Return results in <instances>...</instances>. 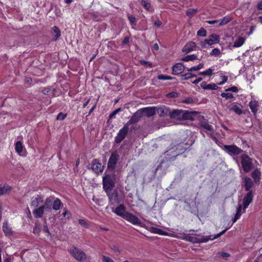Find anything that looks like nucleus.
I'll use <instances>...</instances> for the list:
<instances>
[{"instance_id": "obj_1", "label": "nucleus", "mask_w": 262, "mask_h": 262, "mask_svg": "<svg viewBox=\"0 0 262 262\" xmlns=\"http://www.w3.org/2000/svg\"><path fill=\"white\" fill-rule=\"evenodd\" d=\"M253 200V194L252 191H249L246 194L243 199V206L242 205H239L238 207L236 209V212L234 217L233 219V223L236 222L237 220L239 219L241 215L245 212V209L248 207L249 204L252 202Z\"/></svg>"}, {"instance_id": "obj_2", "label": "nucleus", "mask_w": 262, "mask_h": 262, "mask_svg": "<svg viewBox=\"0 0 262 262\" xmlns=\"http://www.w3.org/2000/svg\"><path fill=\"white\" fill-rule=\"evenodd\" d=\"M226 229L223 230L222 232H220L219 233L216 234L214 236L212 237L211 236L208 237V236H203L201 238H199L195 236H192L190 235H187L183 238V239H185L187 241L190 242L192 243H205L208 242L210 239H214L215 238H218L220 237L221 235H222L223 233H225Z\"/></svg>"}, {"instance_id": "obj_3", "label": "nucleus", "mask_w": 262, "mask_h": 262, "mask_svg": "<svg viewBox=\"0 0 262 262\" xmlns=\"http://www.w3.org/2000/svg\"><path fill=\"white\" fill-rule=\"evenodd\" d=\"M191 115L186 111L182 110H174L170 111L169 117L171 119L177 120H184L190 119Z\"/></svg>"}, {"instance_id": "obj_4", "label": "nucleus", "mask_w": 262, "mask_h": 262, "mask_svg": "<svg viewBox=\"0 0 262 262\" xmlns=\"http://www.w3.org/2000/svg\"><path fill=\"white\" fill-rule=\"evenodd\" d=\"M70 253L79 261H83L86 259V254L82 250L75 247H73L70 249Z\"/></svg>"}, {"instance_id": "obj_5", "label": "nucleus", "mask_w": 262, "mask_h": 262, "mask_svg": "<svg viewBox=\"0 0 262 262\" xmlns=\"http://www.w3.org/2000/svg\"><path fill=\"white\" fill-rule=\"evenodd\" d=\"M114 185V177L110 174H106L103 178V187L104 190L112 189Z\"/></svg>"}, {"instance_id": "obj_6", "label": "nucleus", "mask_w": 262, "mask_h": 262, "mask_svg": "<svg viewBox=\"0 0 262 262\" xmlns=\"http://www.w3.org/2000/svg\"><path fill=\"white\" fill-rule=\"evenodd\" d=\"M242 165L244 170L248 172L252 168V159L247 155H242Z\"/></svg>"}, {"instance_id": "obj_7", "label": "nucleus", "mask_w": 262, "mask_h": 262, "mask_svg": "<svg viewBox=\"0 0 262 262\" xmlns=\"http://www.w3.org/2000/svg\"><path fill=\"white\" fill-rule=\"evenodd\" d=\"M129 126L126 124L119 130L117 136L115 137V142L117 143H120L126 137L128 132Z\"/></svg>"}, {"instance_id": "obj_8", "label": "nucleus", "mask_w": 262, "mask_h": 262, "mask_svg": "<svg viewBox=\"0 0 262 262\" xmlns=\"http://www.w3.org/2000/svg\"><path fill=\"white\" fill-rule=\"evenodd\" d=\"M219 42V36L216 34H212L209 36V38L205 39L203 42H201V46L204 48L207 45L211 46Z\"/></svg>"}, {"instance_id": "obj_9", "label": "nucleus", "mask_w": 262, "mask_h": 262, "mask_svg": "<svg viewBox=\"0 0 262 262\" xmlns=\"http://www.w3.org/2000/svg\"><path fill=\"white\" fill-rule=\"evenodd\" d=\"M124 219L134 225H138L139 226L143 227V225L139 219L130 213H127Z\"/></svg>"}, {"instance_id": "obj_10", "label": "nucleus", "mask_w": 262, "mask_h": 262, "mask_svg": "<svg viewBox=\"0 0 262 262\" xmlns=\"http://www.w3.org/2000/svg\"><path fill=\"white\" fill-rule=\"evenodd\" d=\"M246 38L241 35H235L232 38V48H239L245 42Z\"/></svg>"}, {"instance_id": "obj_11", "label": "nucleus", "mask_w": 262, "mask_h": 262, "mask_svg": "<svg viewBox=\"0 0 262 262\" xmlns=\"http://www.w3.org/2000/svg\"><path fill=\"white\" fill-rule=\"evenodd\" d=\"M143 116L142 113V111L140 110V109L138 110L133 115L131 118L126 123V124L129 126L131 124H135L138 122Z\"/></svg>"}, {"instance_id": "obj_12", "label": "nucleus", "mask_w": 262, "mask_h": 262, "mask_svg": "<svg viewBox=\"0 0 262 262\" xmlns=\"http://www.w3.org/2000/svg\"><path fill=\"white\" fill-rule=\"evenodd\" d=\"M105 192L108 197L109 200L111 203H119L118 196L117 193L115 191H112V189L105 190Z\"/></svg>"}, {"instance_id": "obj_13", "label": "nucleus", "mask_w": 262, "mask_h": 262, "mask_svg": "<svg viewBox=\"0 0 262 262\" xmlns=\"http://www.w3.org/2000/svg\"><path fill=\"white\" fill-rule=\"evenodd\" d=\"M140 110L142 111V113L143 115H145L148 117L153 116L156 114V107H144Z\"/></svg>"}, {"instance_id": "obj_14", "label": "nucleus", "mask_w": 262, "mask_h": 262, "mask_svg": "<svg viewBox=\"0 0 262 262\" xmlns=\"http://www.w3.org/2000/svg\"><path fill=\"white\" fill-rule=\"evenodd\" d=\"M156 112L161 117H165L167 115L169 116V114L170 113L169 108L164 105L160 106L157 108L156 107Z\"/></svg>"}, {"instance_id": "obj_15", "label": "nucleus", "mask_w": 262, "mask_h": 262, "mask_svg": "<svg viewBox=\"0 0 262 262\" xmlns=\"http://www.w3.org/2000/svg\"><path fill=\"white\" fill-rule=\"evenodd\" d=\"M91 169L97 174L101 173L103 171V167L101 165V163L98 162L96 160H93L91 164Z\"/></svg>"}, {"instance_id": "obj_16", "label": "nucleus", "mask_w": 262, "mask_h": 262, "mask_svg": "<svg viewBox=\"0 0 262 262\" xmlns=\"http://www.w3.org/2000/svg\"><path fill=\"white\" fill-rule=\"evenodd\" d=\"M43 198L41 195H36L31 198V206L37 207L38 205L42 203Z\"/></svg>"}, {"instance_id": "obj_17", "label": "nucleus", "mask_w": 262, "mask_h": 262, "mask_svg": "<svg viewBox=\"0 0 262 262\" xmlns=\"http://www.w3.org/2000/svg\"><path fill=\"white\" fill-rule=\"evenodd\" d=\"M114 212L117 215L121 216L122 218H124L126 215L127 212L125 211V207L124 205H119L114 211Z\"/></svg>"}, {"instance_id": "obj_18", "label": "nucleus", "mask_w": 262, "mask_h": 262, "mask_svg": "<svg viewBox=\"0 0 262 262\" xmlns=\"http://www.w3.org/2000/svg\"><path fill=\"white\" fill-rule=\"evenodd\" d=\"M118 159L117 154H113L109 158L107 167L108 168L114 169Z\"/></svg>"}, {"instance_id": "obj_19", "label": "nucleus", "mask_w": 262, "mask_h": 262, "mask_svg": "<svg viewBox=\"0 0 262 262\" xmlns=\"http://www.w3.org/2000/svg\"><path fill=\"white\" fill-rule=\"evenodd\" d=\"M184 70V66L181 63H178L172 67V74L178 75L181 74Z\"/></svg>"}, {"instance_id": "obj_20", "label": "nucleus", "mask_w": 262, "mask_h": 262, "mask_svg": "<svg viewBox=\"0 0 262 262\" xmlns=\"http://www.w3.org/2000/svg\"><path fill=\"white\" fill-rule=\"evenodd\" d=\"M45 210L46 209L45 208V206H40V207L35 208L33 211V214L35 218L41 217L44 213Z\"/></svg>"}, {"instance_id": "obj_21", "label": "nucleus", "mask_w": 262, "mask_h": 262, "mask_svg": "<svg viewBox=\"0 0 262 262\" xmlns=\"http://www.w3.org/2000/svg\"><path fill=\"white\" fill-rule=\"evenodd\" d=\"M196 47V45L194 42H188L183 48L182 51L184 53H188L192 51H193Z\"/></svg>"}, {"instance_id": "obj_22", "label": "nucleus", "mask_w": 262, "mask_h": 262, "mask_svg": "<svg viewBox=\"0 0 262 262\" xmlns=\"http://www.w3.org/2000/svg\"><path fill=\"white\" fill-rule=\"evenodd\" d=\"M54 199L55 197L53 196H51L46 199L45 204L43 206H45V208L46 210L51 209V205L52 204Z\"/></svg>"}, {"instance_id": "obj_23", "label": "nucleus", "mask_w": 262, "mask_h": 262, "mask_svg": "<svg viewBox=\"0 0 262 262\" xmlns=\"http://www.w3.org/2000/svg\"><path fill=\"white\" fill-rule=\"evenodd\" d=\"M201 86L204 90H216L217 89V86L215 84H207L206 82H203Z\"/></svg>"}, {"instance_id": "obj_24", "label": "nucleus", "mask_w": 262, "mask_h": 262, "mask_svg": "<svg viewBox=\"0 0 262 262\" xmlns=\"http://www.w3.org/2000/svg\"><path fill=\"white\" fill-rule=\"evenodd\" d=\"M52 209L57 211L59 210L62 205L60 200L58 198H55L53 200Z\"/></svg>"}, {"instance_id": "obj_25", "label": "nucleus", "mask_w": 262, "mask_h": 262, "mask_svg": "<svg viewBox=\"0 0 262 262\" xmlns=\"http://www.w3.org/2000/svg\"><path fill=\"white\" fill-rule=\"evenodd\" d=\"M249 107L252 112L255 115L257 111L258 102L256 100H252L249 103Z\"/></svg>"}, {"instance_id": "obj_26", "label": "nucleus", "mask_w": 262, "mask_h": 262, "mask_svg": "<svg viewBox=\"0 0 262 262\" xmlns=\"http://www.w3.org/2000/svg\"><path fill=\"white\" fill-rule=\"evenodd\" d=\"M244 184L245 188L247 191L250 190L253 185L252 180L247 177L244 179Z\"/></svg>"}, {"instance_id": "obj_27", "label": "nucleus", "mask_w": 262, "mask_h": 262, "mask_svg": "<svg viewBox=\"0 0 262 262\" xmlns=\"http://www.w3.org/2000/svg\"><path fill=\"white\" fill-rule=\"evenodd\" d=\"M3 230L6 235H9L11 233V229L8 226V222L5 221L3 225Z\"/></svg>"}, {"instance_id": "obj_28", "label": "nucleus", "mask_w": 262, "mask_h": 262, "mask_svg": "<svg viewBox=\"0 0 262 262\" xmlns=\"http://www.w3.org/2000/svg\"><path fill=\"white\" fill-rule=\"evenodd\" d=\"M149 231L155 234H158L159 235H166V232L162 230L161 229L152 227L150 228Z\"/></svg>"}, {"instance_id": "obj_29", "label": "nucleus", "mask_w": 262, "mask_h": 262, "mask_svg": "<svg viewBox=\"0 0 262 262\" xmlns=\"http://www.w3.org/2000/svg\"><path fill=\"white\" fill-rule=\"evenodd\" d=\"M201 132H206V131L211 132V131H213V130L212 126L207 123H202L201 125Z\"/></svg>"}, {"instance_id": "obj_30", "label": "nucleus", "mask_w": 262, "mask_h": 262, "mask_svg": "<svg viewBox=\"0 0 262 262\" xmlns=\"http://www.w3.org/2000/svg\"><path fill=\"white\" fill-rule=\"evenodd\" d=\"M15 149L16 152L18 154H20L23 149V144L21 141H18L15 144Z\"/></svg>"}, {"instance_id": "obj_31", "label": "nucleus", "mask_w": 262, "mask_h": 262, "mask_svg": "<svg viewBox=\"0 0 262 262\" xmlns=\"http://www.w3.org/2000/svg\"><path fill=\"white\" fill-rule=\"evenodd\" d=\"M52 34L55 36V38L54 39V40H56L61 35L60 31L56 26L53 27Z\"/></svg>"}, {"instance_id": "obj_32", "label": "nucleus", "mask_w": 262, "mask_h": 262, "mask_svg": "<svg viewBox=\"0 0 262 262\" xmlns=\"http://www.w3.org/2000/svg\"><path fill=\"white\" fill-rule=\"evenodd\" d=\"M261 175V172L260 171L256 169L255 170H254L252 172V178L254 179V180L255 181H257L259 180V178H260V176Z\"/></svg>"}, {"instance_id": "obj_33", "label": "nucleus", "mask_w": 262, "mask_h": 262, "mask_svg": "<svg viewBox=\"0 0 262 262\" xmlns=\"http://www.w3.org/2000/svg\"><path fill=\"white\" fill-rule=\"evenodd\" d=\"M11 189V187L8 185H4L3 187L0 186V195L6 193Z\"/></svg>"}, {"instance_id": "obj_34", "label": "nucleus", "mask_w": 262, "mask_h": 262, "mask_svg": "<svg viewBox=\"0 0 262 262\" xmlns=\"http://www.w3.org/2000/svg\"><path fill=\"white\" fill-rule=\"evenodd\" d=\"M197 59V56L194 54H191L187 55L185 57L182 58V60L184 61H189L191 60H194Z\"/></svg>"}, {"instance_id": "obj_35", "label": "nucleus", "mask_w": 262, "mask_h": 262, "mask_svg": "<svg viewBox=\"0 0 262 262\" xmlns=\"http://www.w3.org/2000/svg\"><path fill=\"white\" fill-rule=\"evenodd\" d=\"M214 70V69L210 68L204 72H200L199 75L202 76H210L212 74V72Z\"/></svg>"}, {"instance_id": "obj_36", "label": "nucleus", "mask_w": 262, "mask_h": 262, "mask_svg": "<svg viewBox=\"0 0 262 262\" xmlns=\"http://www.w3.org/2000/svg\"><path fill=\"white\" fill-rule=\"evenodd\" d=\"M203 67H204V64L202 63H200L199 65L196 66H194V67H192L190 68H188L187 69V71L188 72H192L193 71H199L200 69H202Z\"/></svg>"}, {"instance_id": "obj_37", "label": "nucleus", "mask_w": 262, "mask_h": 262, "mask_svg": "<svg viewBox=\"0 0 262 262\" xmlns=\"http://www.w3.org/2000/svg\"><path fill=\"white\" fill-rule=\"evenodd\" d=\"M241 152V149L235 145H230V153L238 155Z\"/></svg>"}, {"instance_id": "obj_38", "label": "nucleus", "mask_w": 262, "mask_h": 262, "mask_svg": "<svg viewBox=\"0 0 262 262\" xmlns=\"http://www.w3.org/2000/svg\"><path fill=\"white\" fill-rule=\"evenodd\" d=\"M141 5L146 10H150V4L147 0H142Z\"/></svg>"}, {"instance_id": "obj_39", "label": "nucleus", "mask_w": 262, "mask_h": 262, "mask_svg": "<svg viewBox=\"0 0 262 262\" xmlns=\"http://www.w3.org/2000/svg\"><path fill=\"white\" fill-rule=\"evenodd\" d=\"M231 110L238 115H241L243 113V111L241 108L236 105H233L232 107Z\"/></svg>"}, {"instance_id": "obj_40", "label": "nucleus", "mask_w": 262, "mask_h": 262, "mask_svg": "<svg viewBox=\"0 0 262 262\" xmlns=\"http://www.w3.org/2000/svg\"><path fill=\"white\" fill-rule=\"evenodd\" d=\"M197 11L198 10L196 9H189L186 11V13L188 16L191 17L196 13Z\"/></svg>"}, {"instance_id": "obj_41", "label": "nucleus", "mask_w": 262, "mask_h": 262, "mask_svg": "<svg viewBox=\"0 0 262 262\" xmlns=\"http://www.w3.org/2000/svg\"><path fill=\"white\" fill-rule=\"evenodd\" d=\"M158 79L159 80H172L174 79V78L166 76L162 74L159 75L157 77Z\"/></svg>"}, {"instance_id": "obj_42", "label": "nucleus", "mask_w": 262, "mask_h": 262, "mask_svg": "<svg viewBox=\"0 0 262 262\" xmlns=\"http://www.w3.org/2000/svg\"><path fill=\"white\" fill-rule=\"evenodd\" d=\"M182 79L186 80L192 77H196L195 75H194L191 73H187L185 74H183L181 76Z\"/></svg>"}, {"instance_id": "obj_43", "label": "nucleus", "mask_w": 262, "mask_h": 262, "mask_svg": "<svg viewBox=\"0 0 262 262\" xmlns=\"http://www.w3.org/2000/svg\"><path fill=\"white\" fill-rule=\"evenodd\" d=\"M220 53V50L217 48H215L210 53V55L211 56H219Z\"/></svg>"}, {"instance_id": "obj_44", "label": "nucleus", "mask_w": 262, "mask_h": 262, "mask_svg": "<svg viewBox=\"0 0 262 262\" xmlns=\"http://www.w3.org/2000/svg\"><path fill=\"white\" fill-rule=\"evenodd\" d=\"M197 35L200 36H206V31L204 28H201L197 32Z\"/></svg>"}, {"instance_id": "obj_45", "label": "nucleus", "mask_w": 262, "mask_h": 262, "mask_svg": "<svg viewBox=\"0 0 262 262\" xmlns=\"http://www.w3.org/2000/svg\"><path fill=\"white\" fill-rule=\"evenodd\" d=\"M101 257L103 262H115L113 259L108 256L102 255Z\"/></svg>"}, {"instance_id": "obj_46", "label": "nucleus", "mask_w": 262, "mask_h": 262, "mask_svg": "<svg viewBox=\"0 0 262 262\" xmlns=\"http://www.w3.org/2000/svg\"><path fill=\"white\" fill-rule=\"evenodd\" d=\"M78 223L81 226L85 228H88L89 227V224L84 220L79 219Z\"/></svg>"}, {"instance_id": "obj_47", "label": "nucleus", "mask_w": 262, "mask_h": 262, "mask_svg": "<svg viewBox=\"0 0 262 262\" xmlns=\"http://www.w3.org/2000/svg\"><path fill=\"white\" fill-rule=\"evenodd\" d=\"M242 91V90L237 86H233L230 87V92L234 93H238L239 92Z\"/></svg>"}, {"instance_id": "obj_48", "label": "nucleus", "mask_w": 262, "mask_h": 262, "mask_svg": "<svg viewBox=\"0 0 262 262\" xmlns=\"http://www.w3.org/2000/svg\"><path fill=\"white\" fill-rule=\"evenodd\" d=\"M229 21V18L228 17H224L219 24V26H223L227 24Z\"/></svg>"}, {"instance_id": "obj_49", "label": "nucleus", "mask_w": 262, "mask_h": 262, "mask_svg": "<svg viewBox=\"0 0 262 262\" xmlns=\"http://www.w3.org/2000/svg\"><path fill=\"white\" fill-rule=\"evenodd\" d=\"M194 102L193 99L191 97L187 98L182 100V102L186 104H192Z\"/></svg>"}, {"instance_id": "obj_50", "label": "nucleus", "mask_w": 262, "mask_h": 262, "mask_svg": "<svg viewBox=\"0 0 262 262\" xmlns=\"http://www.w3.org/2000/svg\"><path fill=\"white\" fill-rule=\"evenodd\" d=\"M66 117H67L66 114H64L62 113H60L59 114H58V115L56 117V119H57V120H63L66 118Z\"/></svg>"}, {"instance_id": "obj_51", "label": "nucleus", "mask_w": 262, "mask_h": 262, "mask_svg": "<svg viewBox=\"0 0 262 262\" xmlns=\"http://www.w3.org/2000/svg\"><path fill=\"white\" fill-rule=\"evenodd\" d=\"M121 111L120 108H118L115 110L114 112H113L112 113L110 114L109 117L110 118H114L116 116V115L118 113Z\"/></svg>"}, {"instance_id": "obj_52", "label": "nucleus", "mask_w": 262, "mask_h": 262, "mask_svg": "<svg viewBox=\"0 0 262 262\" xmlns=\"http://www.w3.org/2000/svg\"><path fill=\"white\" fill-rule=\"evenodd\" d=\"M210 136L212 140H214L218 145H219L220 147H222V144L215 138V137L212 135L211 133L210 134Z\"/></svg>"}, {"instance_id": "obj_53", "label": "nucleus", "mask_w": 262, "mask_h": 262, "mask_svg": "<svg viewBox=\"0 0 262 262\" xmlns=\"http://www.w3.org/2000/svg\"><path fill=\"white\" fill-rule=\"evenodd\" d=\"M43 231L44 232L47 233L48 235H51V233L49 231V230L48 227L47 225H45L43 226Z\"/></svg>"}, {"instance_id": "obj_54", "label": "nucleus", "mask_w": 262, "mask_h": 262, "mask_svg": "<svg viewBox=\"0 0 262 262\" xmlns=\"http://www.w3.org/2000/svg\"><path fill=\"white\" fill-rule=\"evenodd\" d=\"M128 19L132 24H135L136 23V18L133 16H128Z\"/></svg>"}, {"instance_id": "obj_55", "label": "nucleus", "mask_w": 262, "mask_h": 262, "mask_svg": "<svg viewBox=\"0 0 262 262\" xmlns=\"http://www.w3.org/2000/svg\"><path fill=\"white\" fill-rule=\"evenodd\" d=\"M167 96L171 98H174L178 96V94L176 92H171L169 93Z\"/></svg>"}, {"instance_id": "obj_56", "label": "nucleus", "mask_w": 262, "mask_h": 262, "mask_svg": "<svg viewBox=\"0 0 262 262\" xmlns=\"http://www.w3.org/2000/svg\"><path fill=\"white\" fill-rule=\"evenodd\" d=\"M219 254L223 257H228L229 256V254L226 252L219 253Z\"/></svg>"}, {"instance_id": "obj_57", "label": "nucleus", "mask_w": 262, "mask_h": 262, "mask_svg": "<svg viewBox=\"0 0 262 262\" xmlns=\"http://www.w3.org/2000/svg\"><path fill=\"white\" fill-rule=\"evenodd\" d=\"M141 63L142 64L147 66L149 67H151V66H152L151 63L150 62H148V61H145L143 60V61H141Z\"/></svg>"}, {"instance_id": "obj_58", "label": "nucleus", "mask_w": 262, "mask_h": 262, "mask_svg": "<svg viewBox=\"0 0 262 262\" xmlns=\"http://www.w3.org/2000/svg\"><path fill=\"white\" fill-rule=\"evenodd\" d=\"M129 38L128 37H125L124 40L122 41V43L124 45H126L129 42Z\"/></svg>"}, {"instance_id": "obj_59", "label": "nucleus", "mask_w": 262, "mask_h": 262, "mask_svg": "<svg viewBox=\"0 0 262 262\" xmlns=\"http://www.w3.org/2000/svg\"><path fill=\"white\" fill-rule=\"evenodd\" d=\"M221 96L223 97L226 98L227 99L229 98V93H223L221 94Z\"/></svg>"}, {"instance_id": "obj_60", "label": "nucleus", "mask_w": 262, "mask_h": 262, "mask_svg": "<svg viewBox=\"0 0 262 262\" xmlns=\"http://www.w3.org/2000/svg\"><path fill=\"white\" fill-rule=\"evenodd\" d=\"M39 228L37 227V225H36L35 226V227L34 228V229H33V232L34 233H38L39 232Z\"/></svg>"}, {"instance_id": "obj_61", "label": "nucleus", "mask_w": 262, "mask_h": 262, "mask_svg": "<svg viewBox=\"0 0 262 262\" xmlns=\"http://www.w3.org/2000/svg\"><path fill=\"white\" fill-rule=\"evenodd\" d=\"M202 80V78H199L192 82L193 84H196Z\"/></svg>"}, {"instance_id": "obj_62", "label": "nucleus", "mask_w": 262, "mask_h": 262, "mask_svg": "<svg viewBox=\"0 0 262 262\" xmlns=\"http://www.w3.org/2000/svg\"><path fill=\"white\" fill-rule=\"evenodd\" d=\"M162 25V22L160 20H156L155 22V25L157 27H160Z\"/></svg>"}, {"instance_id": "obj_63", "label": "nucleus", "mask_w": 262, "mask_h": 262, "mask_svg": "<svg viewBox=\"0 0 262 262\" xmlns=\"http://www.w3.org/2000/svg\"><path fill=\"white\" fill-rule=\"evenodd\" d=\"M96 106V102L94 104L93 106L90 109L89 111V114H91L95 110Z\"/></svg>"}, {"instance_id": "obj_64", "label": "nucleus", "mask_w": 262, "mask_h": 262, "mask_svg": "<svg viewBox=\"0 0 262 262\" xmlns=\"http://www.w3.org/2000/svg\"><path fill=\"white\" fill-rule=\"evenodd\" d=\"M257 8L258 9L262 10V1L258 4Z\"/></svg>"}]
</instances>
